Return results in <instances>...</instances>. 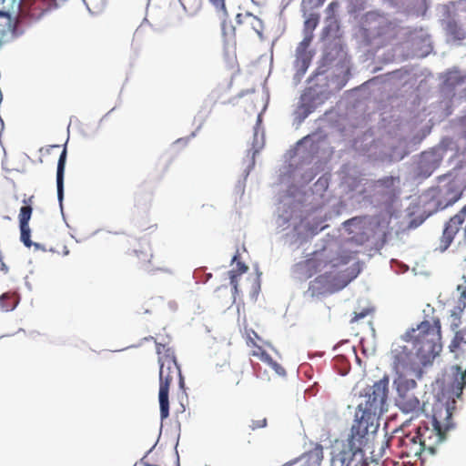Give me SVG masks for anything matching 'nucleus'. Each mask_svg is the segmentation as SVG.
Listing matches in <instances>:
<instances>
[{
	"label": "nucleus",
	"mask_w": 466,
	"mask_h": 466,
	"mask_svg": "<svg viewBox=\"0 0 466 466\" xmlns=\"http://www.w3.org/2000/svg\"><path fill=\"white\" fill-rule=\"evenodd\" d=\"M388 393L389 378L386 376L366 389L363 399L357 407L355 420L351 426L353 431L351 441L357 446L360 445L359 441L366 437L370 431L377 430L378 419L387 411Z\"/></svg>",
	"instance_id": "f257e3e1"
},
{
	"label": "nucleus",
	"mask_w": 466,
	"mask_h": 466,
	"mask_svg": "<svg viewBox=\"0 0 466 466\" xmlns=\"http://www.w3.org/2000/svg\"><path fill=\"white\" fill-rule=\"evenodd\" d=\"M403 342H409L423 369L431 367L442 350L441 325L438 317L422 320L417 328L401 335Z\"/></svg>",
	"instance_id": "f03ea898"
},
{
	"label": "nucleus",
	"mask_w": 466,
	"mask_h": 466,
	"mask_svg": "<svg viewBox=\"0 0 466 466\" xmlns=\"http://www.w3.org/2000/svg\"><path fill=\"white\" fill-rule=\"evenodd\" d=\"M157 353L159 363V407L160 418L165 420L169 416V387L175 378H178L180 387H184V379L177 365L174 351L164 344H157Z\"/></svg>",
	"instance_id": "7ed1b4c3"
},
{
	"label": "nucleus",
	"mask_w": 466,
	"mask_h": 466,
	"mask_svg": "<svg viewBox=\"0 0 466 466\" xmlns=\"http://www.w3.org/2000/svg\"><path fill=\"white\" fill-rule=\"evenodd\" d=\"M451 412L443 404L434 408V413L427 421H423L416 430L415 433L420 439L426 452L433 456L437 452L439 445L446 439V433L451 424Z\"/></svg>",
	"instance_id": "20e7f679"
},
{
	"label": "nucleus",
	"mask_w": 466,
	"mask_h": 466,
	"mask_svg": "<svg viewBox=\"0 0 466 466\" xmlns=\"http://www.w3.org/2000/svg\"><path fill=\"white\" fill-rule=\"evenodd\" d=\"M390 361L395 378H408L409 375H414L417 379H420L424 374V369L414 350L409 342H403L401 337L399 341L391 345Z\"/></svg>",
	"instance_id": "39448f33"
},
{
	"label": "nucleus",
	"mask_w": 466,
	"mask_h": 466,
	"mask_svg": "<svg viewBox=\"0 0 466 466\" xmlns=\"http://www.w3.org/2000/svg\"><path fill=\"white\" fill-rule=\"evenodd\" d=\"M466 188V175L456 172L449 176L446 183L431 191V201L437 210H443L461 199Z\"/></svg>",
	"instance_id": "423d86ee"
},
{
	"label": "nucleus",
	"mask_w": 466,
	"mask_h": 466,
	"mask_svg": "<svg viewBox=\"0 0 466 466\" xmlns=\"http://www.w3.org/2000/svg\"><path fill=\"white\" fill-rule=\"evenodd\" d=\"M397 396L395 399L397 407L404 413L411 416H419L423 411V405L415 395L414 390L418 384L415 380L409 378H394Z\"/></svg>",
	"instance_id": "0eeeda50"
},
{
	"label": "nucleus",
	"mask_w": 466,
	"mask_h": 466,
	"mask_svg": "<svg viewBox=\"0 0 466 466\" xmlns=\"http://www.w3.org/2000/svg\"><path fill=\"white\" fill-rule=\"evenodd\" d=\"M338 258H334L330 249L324 248L312 253L311 257L299 264L305 278L309 279L327 268L329 266H339Z\"/></svg>",
	"instance_id": "6e6552de"
},
{
	"label": "nucleus",
	"mask_w": 466,
	"mask_h": 466,
	"mask_svg": "<svg viewBox=\"0 0 466 466\" xmlns=\"http://www.w3.org/2000/svg\"><path fill=\"white\" fill-rule=\"evenodd\" d=\"M127 254L142 269L147 272L163 270L161 266L154 265L152 249L149 242L143 238H137L127 250Z\"/></svg>",
	"instance_id": "1a4fd4ad"
},
{
	"label": "nucleus",
	"mask_w": 466,
	"mask_h": 466,
	"mask_svg": "<svg viewBox=\"0 0 466 466\" xmlns=\"http://www.w3.org/2000/svg\"><path fill=\"white\" fill-rule=\"evenodd\" d=\"M399 446L401 448L400 456L406 458H417L425 461L430 455L422 445L420 439L416 433H408L399 440Z\"/></svg>",
	"instance_id": "9d476101"
},
{
	"label": "nucleus",
	"mask_w": 466,
	"mask_h": 466,
	"mask_svg": "<svg viewBox=\"0 0 466 466\" xmlns=\"http://www.w3.org/2000/svg\"><path fill=\"white\" fill-rule=\"evenodd\" d=\"M466 218V207H462L461 210L452 216L445 224L442 236L441 238V245L443 250L447 249L455 236L462 228Z\"/></svg>",
	"instance_id": "9b49d317"
},
{
	"label": "nucleus",
	"mask_w": 466,
	"mask_h": 466,
	"mask_svg": "<svg viewBox=\"0 0 466 466\" xmlns=\"http://www.w3.org/2000/svg\"><path fill=\"white\" fill-rule=\"evenodd\" d=\"M345 229L352 235L351 239L362 245L369 241L370 222L366 216L355 217L343 223Z\"/></svg>",
	"instance_id": "f8f14e48"
},
{
	"label": "nucleus",
	"mask_w": 466,
	"mask_h": 466,
	"mask_svg": "<svg viewBox=\"0 0 466 466\" xmlns=\"http://www.w3.org/2000/svg\"><path fill=\"white\" fill-rule=\"evenodd\" d=\"M55 0H23L20 20L25 17L39 19L54 5Z\"/></svg>",
	"instance_id": "ddd939ff"
},
{
	"label": "nucleus",
	"mask_w": 466,
	"mask_h": 466,
	"mask_svg": "<svg viewBox=\"0 0 466 466\" xmlns=\"http://www.w3.org/2000/svg\"><path fill=\"white\" fill-rule=\"evenodd\" d=\"M353 436L352 429L350 430V434L348 438V446L344 448L341 451H339L336 456L332 457V463L339 462L340 466H350L351 461L358 454L360 453L362 455V446L365 443L366 437H362L359 442L360 445L353 443L351 441Z\"/></svg>",
	"instance_id": "4468645a"
},
{
	"label": "nucleus",
	"mask_w": 466,
	"mask_h": 466,
	"mask_svg": "<svg viewBox=\"0 0 466 466\" xmlns=\"http://www.w3.org/2000/svg\"><path fill=\"white\" fill-rule=\"evenodd\" d=\"M236 22L244 33L254 32L262 36L264 24L262 20L249 12L239 13L236 16Z\"/></svg>",
	"instance_id": "2eb2a0df"
},
{
	"label": "nucleus",
	"mask_w": 466,
	"mask_h": 466,
	"mask_svg": "<svg viewBox=\"0 0 466 466\" xmlns=\"http://www.w3.org/2000/svg\"><path fill=\"white\" fill-rule=\"evenodd\" d=\"M23 0H0V17L20 20Z\"/></svg>",
	"instance_id": "dca6fc26"
},
{
	"label": "nucleus",
	"mask_w": 466,
	"mask_h": 466,
	"mask_svg": "<svg viewBox=\"0 0 466 466\" xmlns=\"http://www.w3.org/2000/svg\"><path fill=\"white\" fill-rule=\"evenodd\" d=\"M440 162L441 159L437 157L435 153L423 152L419 161L420 172L425 177H429L440 166Z\"/></svg>",
	"instance_id": "f3484780"
},
{
	"label": "nucleus",
	"mask_w": 466,
	"mask_h": 466,
	"mask_svg": "<svg viewBox=\"0 0 466 466\" xmlns=\"http://www.w3.org/2000/svg\"><path fill=\"white\" fill-rule=\"evenodd\" d=\"M66 161V149L64 148L60 154L58 163H57V170H56V187H57V197L59 201L63 199V192H64V173Z\"/></svg>",
	"instance_id": "a211bd4d"
},
{
	"label": "nucleus",
	"mask_w": 466,
	"mask_h": 466,
	"mask_svg": "<svg viewBox=\"0 0 466 466\" xmlns=\"http://www.w3.org/2000/svg\"><path fill=\"white\" fill-rule=\"evenodd\" d=\"M313 36H314L313 34L304 33V38L299 43L298 49H297L298 57L300 58L302 61L303 71H305L309 66V57L307 49L310 46Z\"/></svg>",
	"instance_id": "6ab92c4d"
},
{
	"label": "nucleus",
	"mask_w": 466,
	"mask_h": 466,
	"mask_svg": "<svg viewBox=\"0 0 466 466\" xmlns=\"http://www.w3.org/2000/svg\"><path fill=\"white\" fill-rule=\"evenodd\" d=\"M247 345L253 348L250 352L251 356L258 358L264 363H266V361L271 360L269 354H268L262 347L258 345L255 339L251 338L249 334L247 336Z\"/></svg>",
	"instance_id": "aec40b11"
},
{
	"label": "nucleus",
	"mask_w": 466,
	"mask_h": 466,
	"mask_svg": "<svg viewBox=\"0 0 466 466\" xmlns=\"http://www.w3.org/2000/svg\"><path fill=\"white\" fill-rule=\"evenodd\" d=\"M18 301L15 292H5L0 296V308L4 311H11L17 306Z\"/></svg>",
	"instance_id": "412c9836"
},
{
	"label": "nucleus",
	"mask_w": 466,
	"mask_h": 466,
	"mask_svg": "<svg viewBox=\"0 0 466 466\" xmlns=\"http://www.w3.org/2000/svg\"><path fill=\"white\" fill-rule=\"evenodd\" d=\"M466 80V76L461 74L460 71L453 70L447 73L445 85L451 88L461 86Z\"/></svg>",
	"instance_id": "4be33fe9"
},
{
	"label": "nucleus",
	"mask_w": 466,
	"mask_h": 466,
	"mask_svg": "<svg viewBox=\"0 0 466 466\" xmlns=\"http://www.w3.org/2000/svg\"><path fill=\"white\" fill-rule=\"evenodd\" d=\"M248 268V266H246L243 262L238 261L237 268L229 271L230 284L236 291L238 289V277L245 273Z\"/></svg>",
	"instance_id": "5701e85b"
},
{
	"label": "nucleus",
	"mask_w": 466,
	"mask_h": 466,
	"mask_svg": "<svg viewBox=\"0 0 466 466\" xmlns=\"http://www.w3.org/2000/svg\"><path fill=\"white\" fill-rule=\"evenodd\" d=\"M465 308L466 306H464V303L458 300V305L451 310V317L452 318V321L451 326L452 329H455L459 327L461 315Z\"/></svg>",
	"instance_id": "b1692460"
},
{
	"label": "nucleus",
	"mask_w": 466,
	"mask_h": 466,
	"mask_svg": "<svg viewBox=\"0 0 466 466\" xmlns=\"http://www.w3.org/2000/svg\"><path fill=\"white\" fill-rule=\"evenodd\" d=\"M319 98V94L313 88H308L304 91V93L300 96V100L306 104H309L312 106V108H316L317 106V99Z\"/></svg>",
	"instance_id": "393cba45"
},
{
	"label": "nucleus",
	"mask_w": 466,
	"mask_h": 466,
	"mask_svg": "<svg viewBox=\"0 0 466 466\" xmlns=\"http://www.w3.org/2000/svg\"><path fill=\"white\" fill-rule=\"evenodd\" d=\"M319 23V15L318 14H310L304 23V33L313 34Z\"/></svg>",
	"instance_id": "a878e982"
},
{
	"label": "nucleus",
	"mask_w": 466,
	"mask_h": 466,
	"mask_svg": "<svg viewBox=\"0 0 466 466\" xmlns=\"http://www.w3.org/2000/svg\"><path fill=\"white\" fill-rule=\"evenodd\" d=\"M32 212H33V208H32L31 205L27 204V205L21 207L20 212L18 215L19 225H29L28 223L31 218Z\"/></svg>",
	"instance_id": "bb28decb"
},
{
	"label": "nucleus",
	"mask_w": 466,
	"mask_h": 466,
	"mask_svg": "<svg viewBox=\"0 0 466 466\" xmlns=\"http://www.w3.org/2000/svg\"><path fill=\"white\" fill-rule=\"evenodd\" d=\"M315 109L312 108V106H310L309 104H306L300 100L299 105L297 107L296 113L301 119H305Z\"/></svg>",
	"instance_id": "cd10ccee"
},
{
	"label": "nucleus",
	"mask_w": 466,
	"mask_h": 466,
	"mask_svg": "<svg viewBox=\"0 0 466 466\" xmlns=\"http://www.w3.org/2000/svg\"><path fill=\"white\" fill-rule=\"evenodd\" d=\"M398 178L390 176V177H384L382 178L378 179L375 184L379 187L386 188V189H392L394 187L395 182Z\"/></svg>",
	"instance_id": "c85d7f7f"
},
{
	"label": "nucleus",
	"mask_w": 466,
	"mask_h": 466,
	"mask_svg": "<svg viewBox=\"0 0 466 466\" xmlns=\"http://www.w3.org/2000/svg\"><path fill=\"white\" fill-rule=\"evenodd\" d=\"M20 232H21V241L25 244V246L30 248L32 245V241L30 239L31 230L29 225H19Z\"/></svg>",
	"instance_id": "c756f323"
},
{
	"label": "nucleus",
	"mask_w": 466,
	"mask_h": 466,
	"mask_svg": "<svg viewBox=\"0 0 466 466\" xmlns=\"http://www.w3.org/2000/svg\"><path fill=\"white\" fill-rule=\"evenodd\" d=\"M266 364L270 366L276 371V373L278 375H279V376H285L286 375L285 369L280 364H279L278 362L273 360L272 358H271L270 361H266Z\"/></svg>",
	"instance_id": "7c9ffc66"
},
{
	"label": "nucleus",
	"mask_w": 466,
	"mask_h": 466,
	"mask_svg": "<svg viewBox=\"0 0 466 466\" xmlns=\"http://www.w3.org/2000/svg\"><path fill=\"white\" fill-rule=\"evenodd\" d=\"M457 291L460 293L459 300L466 306V279H463V282L457 286Z\"/></svg>",
	"instance_id": "2f4dec72"
},
{
	"label": "nucleus",
	"mask_w": 466,
	"mask_h": 466,
	"mask_svg": "<svg viewBox=\"0 0 466 466\" xmlns=\"http://www.w3.org/2000/svg\"><path fill=\"white\" fill-rule=\"evenodd\" d=\"M235 27L231 25H228L226 21L222 23V33L225 37H232L235 35Z\"/></svg>",
	"instance_id": "473e14b6"
},
{
	"label": "nucleus",
	"mask_w": 466,
	"mask_h": 466,
	"mask_svg": "<svg viewBox=\"0 0 466 466\" xmlns=\"http://www.w3.org/2000/svg\"><path fill=\"white\" fill-rule=\"evenodd\" d=\"M266 426H267V419L266 418H262V419H259V420H251V424L249 425V428L252 431H255V430H258V429L265 428Z\"/></svg>",
	"instance_id": "72a5a7b5"
},
{
	"label": "nucleus",
	"mask_w": 466,
	"mask_h": 466,
	"mask_svg": "<svg viewBox=\"0 0 466 466\" xmlns=\"http://www.w3.org/2000/svg\"><path fill=\"white\" fill-rule=\"evenodd\" d=\"M369 313H370V310L367 309L361 310L360 313L354 312V315L351 318L350 322H352V323L357 322L360 319L365 318Z\"/></svg>",
	"instance_id": "f704fd0d"
},
{
	"label": "nucleus",
	"mask_w": 466,
	"mask_h": 466,
	"mask_svg": "<svg viewBox=\"0 0 466 466\" xmlns=\"http://www.w3.org/2000/svg\"><path fill=\"white\" fill-rule=\"evenodd\" d=\"M209 2L218 9L225 10V0H209Z\"/></svg>",
	"instance_id": "c9c22d12"
},
{
	"label": "nucleus",
	"mask_w": 466,
	"mask_h": 466,
	"mask_svg": "<svg viewBox=\"0 0 466 466\" xmlns=\"http://www.w3.org/2000/svg\"><path fill=\"white\" fill-rule=\"evenodd\" d=\"M323 279V276H319V277L316 278L314 281L310 282L309 290H311V295L312 296L315 295V291L313 290L314 284L319 282L320 279Z\"/></svg>",
	"instance_id": "e433bc0d"
},
{
	"label": "nucleus",
	"mask_w": 466,
	"mask_h": 466,
	"mask_svg": "<svg viewBox=\"0 0 466 466\" xmlns=\"http://www.w3.org/2000/svg\"><path fill=\"white\" fill-rule=\"evenodd\" d=\"M248 334H249V335L251 336V338H253L255 340H256V339H260V338L258 337V335L254 330H250V331L248 333Z\"/></svg>",
	"instance_id": "4c0bfd02"
},
{
	"label": "nucleus",
	"mask_w": 466,
	"mask_h": 466,
	"mask_svg": "<svg viewBox=\"0 0 466 466\" xmlns=\"http://www.w3.org/2000/svg\"><path fill=\"white\" fill-rule=\"evenodd\" d=\"M141 230H144L145 228L142 227V226H139L138 227ZM146 229H152L153 231L157 229V225L154 224V225H150L148 226Z\"/></svg>",
	"instance_id": "58836bf2"
},
{
	"label": "nucleus",
	"mask_w": 466,
	"mask_h": 466,
	"mask_svg": "<svg viewBox=\"0 0 466 466\" xmlns=\"http://www.w3.org/2000/svg\"><path fill=\"white\" fill-rule=\"evenodd\" d=\"M237 258H238V254L233 257L232 262H235L237 260Z\"/></svg>",
	"instance_id": "ea45409f"
},
{
	"label": "nucleus",
	"mask_w": 466,
	"mask_h": 466,
	"mask_svg": "<svg viewBox=\"0 0 466 466\" xmlns=\"http://www.w3.org/2000/svg\"><path fill=\"white\" fill-rule=\"evenodd\" d=\"M453 27H454V28H456V27H457V25H450V28H451V30Z\"/></svg>",
	"instance_id": "a19ab883"
},
{
	"label": "nucleus",
	"mask_w": 466,
	"mask_h": 466,
	"mask_svg": "<svg viewBox=\"0 0 466 466\" xmlns=\"http://www.w3.org/2000/svg\"><path fill=\"white\" fill-rule=\"evenodd\" d=\"M329 6H330V7H331V6H332V7H335V3H330V4H329Z\"/></svg>",
	"instance_id": "79ce46f5"
},
{
	"label": "nucleus",
	"mask_w": 466,
	"mask_h": 466,
	"mask_svg": "<svg viewBox=\"0 0 466 466\" xmlns=\"http://www.w3.org/2000/svg\"><path fill=\"white\" fill-rule=\"evenodd\" d=\"M329 6H330V7H331V6H332V7H335V3H330V4H329Z\"/></svg>",
	"instance_id": "37998d69"
},
{
	"label": "nucleus",
	"mask_w": 466,
	"mask_h": 466,
	"mask_svg": "<svg viewBox=\"0 0 466 466\" xmlns=\"http://www.w3.org/2000/svg\"><path fill=\"white\" fill-rule=\"evenodd\" d=\"M325 0H319V4L322 5Z\"/></svg>",
	"instance_id": "c03bdc74"
}]
</instances>
